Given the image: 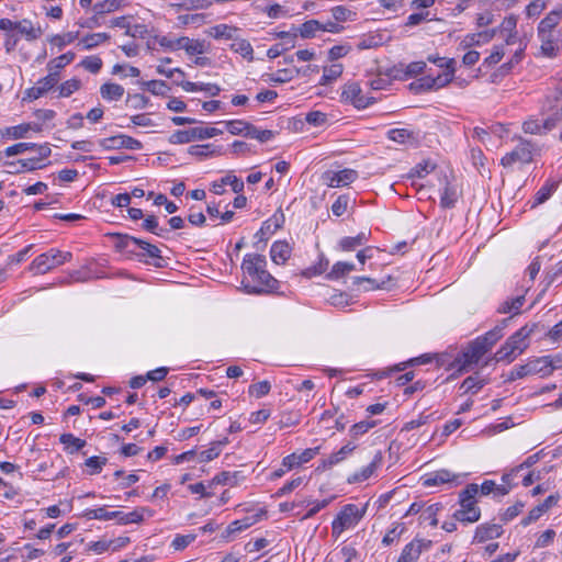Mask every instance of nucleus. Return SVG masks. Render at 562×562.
<instances>
[{
  "mask_svg": "<svg viewBox=\"0 0 562 562\" xmlns=\"http://www.w3.org/2000/svg\"><path fill=\"white\" fill-rule=\"evenodd\" d=\"M266 257L258 254H247L244 257L241 269L255 282V284L244 283V289L248 294H261L273 292L278 289L279 281L267 270Z\"/></svg>",
  "mask_w": 562,
  "mask_h": 562,
  "instance_id": "f257e3e1",
  "label": "nucleus"
},
{
  "mask_svg": "<svg viewBox=\"0 0 562 562\" xmlns=\"http://www.w3.org/2000/svg\"><path fill=\"white\" fill-rule=\"evenodd\" d=\"M536 324L524 326L514 333L506 342L496 351L494 359L496 362H513L528 347V338L533 333Z\"/></svg>",
  "mask_w": 562,
  "mask_h": 562,
  "instance_id": "f03ea898",
  "label": "nucleus"
},
{
  "mask_svg": "<svg viewBox=\"0 0 562 562\" xmlns=\"http://www.w3.org/2000/svg\"><path fill=\"white\" fill-rule=\"evenodd\" d=\"M72 255L69 251H61L52 248L48 251L37 256L31 263L30 270L35 274H44L49 270L64 265L71 259Z\"/></svg>",
  "mask_w": 562,
  "mask_h": 562,
  "instance_id": "7ed1b4c3",
  "label": "nucleus"
},
{
  "mask_svg": "<svg viewBox=\"0 0 562 562\" xmlns=\"http://www.w3.org/2000/svg\"><path fill=\"white\" fill-rule=\"evenodd\" d=\"M367 506L360 509L355 504H348L342 507L337 517L331 522L333 535L337 537L346 529L355 527L364 516Z\"/></svg>",
  "mask_w": 562,
  "mask_h": 562,
  "instance_id": "20e7f679",
  "label": "nucleus"
},
{
  "mask_svg": "<svg viewBox=\"0 0 562 562\" xmlns=\"http://www.w3.org/2000/svg\"><path fill=\"white\" fill-rule=\"evenodd\" d=\"M487 351L486 347L476 338L454 359L451 367H458L459 371H468V369L476 364Z\"/></svg>",
  "mask_w": 562,
  "mask_h": 562,
  "instance_id": "39448f33",
  "label": "nucleus"
},
{
  "mask_svg": "<svg viewBox=\"0 0 562 562\" xmlns=\"http://www.w3.org/2000/svg\"><path fill=\"white\" fill-rule=\"evenodd\" d=\"M223 132L216 127L196 126L183 131H176L170 135L169 142L171 144H188L198 139H207Z\"/></svg>",
  "mask_w": 562,
  "mask_h": 562,
  "instance_id": "423d86ee",
  "label": "nucleus"
},
{
  "mask_svg": "<svg viewBox=\"0 0 562 562\" xmlns=\"http://www.w3.org/2000/svg\"><path fill=\"white\" fill-rule=\"evenodd\" d=\"M562 121V106L557 109L551 115L543 121L530 117L522 123V131L527 134L544 135L557 127Z\"/></svg>",
  "mask_w": 562,
  "mask_h": 562,
  "instance_id": "0eeeda50",
  "label": "nucleus"
},
{
  "mask_svg": "<svg viewBox=\"0 0 562 562\" xmlns=\"http://www.w3.org/2000/svg\"><path fill=\"white\" fill-rule=\"evenodd\" d=\"M532 143L519 137V144L502 158L501 164L504 167H510L515 162L529 164L532 160Z\"/></svg>",
  "mask_w": 562,
  "mask_h": 562,
  "instance_id": "6e6552de",
  "label": "nucleus"
},
{
  "mask_svg": "<svg viewBox=\"0 0 562 562\" xmlns=\"http://www.w3.org/2000/svg\"><path fill=\"white\" fill-rule=\"evenodd\" d=\"M99 145L105 150H114L126 148L130 150H139L143 148V144L132 136L120 134L99 140Z\"/></svg>",
  "mask_w": 562,
  "mask_h": 562,
  "instance_id": "1a4fd4ad",
  "label": "nucleus"
},
{
  "mask_svg": "<svg viewBox=\"0 0 562 562\" xmlns=\"http://www.w3.org/2000/svg\"><path fill=\"white\" fill-rule=\"evenodd\" d=\"M357 178L358 172L349 168L340 171L327 170L322 175L323 182L330 188L348 186L356 181Z\"/></svg>",
  "mask_w": 562,
  "mask_h": 562,
  "instance_id": "9d476101",
  "label": "nucleus"
},
{
  "mask_svg": "<svg viewBox=\"0 0 562 562\" xmlns=\"http://www.w3.org/2000/svg\"><path fill=\"white\" fill-rule=\"evenodd\" d=\"M341 98L353 104L357 109H366L374 102V98H368L362 94V90L357 82L346 83L342 88Z\"/></svg>",
  "mask_w": 562,
  "mask_h": 562,
  "instance_id": "9b49d317",
  "label": "nucleus"
},
{
  "mask_svg": "<svg viewBox=\"0 0 562 562\" xmlns=\"http://www.w3.org/2000/svg\"><path fill=\"white\" fill-rule=\"evenodd\" d=\"M59 80L57 71L49 72L46 77L40 79L36 85L25 90L23 100H36L53 89Z\"/></svg>",
  "mask_w": 562,
  "mask_h": 562,
  "instance_id": "f8f14e48",
  "label": "nucleus"
},
{
  "mask_svg": "<svg viewBox=\"0 0 562 562\" xmlns=\"http://www.w3.org/2000/svg\"><path fill=\"white\" fill-rule=\"evenodd\" d=\"M430 547V540L414 539L404 547L397 562H416L423 551L428 550Z\"/></svg>",
  "mask_w": 562,
  "mask_h": 562,
  "instance_id": "ddd939ff",
  "label": "nucleus"
},
{
  "mask_svg": "<svg viewBox=\"0 0 562 562\" xmlns=\"http://www.w3.org/2000/svg\"><path fill=\"white\" fill-rule=\"evenodd\" d=\"M497 34L496 29L485 30L477 33H471L465 35L460 42L462 49H468L472 46H480L491 42Z\"/></svg>",
  "mask_w": 562,
  "mask_h": 562,
  "instance_id": "4468645a",
  "label": "nucleus"
},
{
  "mask_svg": "<svg viewBox=\"0 0 562 562\" xmlns=\"http://www.w3.org/2000/svg\"><path fill=\"white\" fill-rule=\"evenodd\" d=\"M382 460H383L382 452L381 451L376 452L375 456L373 457L372 461L367 467L361 469L360 471L350 475L347 479V482L349 484H353V483H361V482L367 481L368 479H370L373 475L375 470L382 464Z\"/></svg>",
  "mask_w": 562,
  "mask_h": 562,
  "instance_id": "2eb2a0df",
  "label": "nucleus"
},
{
  "mask_svg": "<svg viewBox=\"0 0 562 562\" xmlns=\"http://www.w3.org/2000/svg\"><path fill=\"white\" fill-rule=\"evenodd\" d=\"M503 535V527L498 524H481L476 527L473 541L483 543L493 540Z\"/></svg>",
  "mask_w": 562,
  "mask_h": 562,
  "instance_id": "dca6fc26",
  "label": "nucleus"
},
{
  "mask_svg": "<svg viewBox=\"0 0 562 562\" xmlns=\"http://www.w3.org/2000/svg\"><path fill=\"white\" fill-rule=\"evenodd\" d=\"M115 514L117 515L115 519L119 520V524L128 525L143 522L145 516L151 517L154 515V510L148 507H138L130 513L115 512Z\"/></svg>",
  "mask_w": 562,
  "mask_h": 562,
  "instance_id": "f3484780",
  "label": "nucleus"
},
{
  "mask_svg": "<svg viewBox=\"0 0 562 562\" xmlns=\"http://www.w3.org/2000/svg\"><path fill=\"white\" fill-rule=\"evenodd\" d=\"M458 476L449 470H438L424 477L423 485L426 487L437 486L453 482Z\"/></svg>",
  "mask_w": 562,
  "mask_h": 562,
  "instance_id": "a211bd4d",
  "label": "nucleus"
},
{
  "mask_svg": "<svg viewBox=\"0 0 562 562\" xmlns=\"http://www.w3.org/2000/svg\"><path fill=\"white\" fill-rule=\"evenodd\" d=\"M136 247L142 250L140 256L153 259L150 263H153L155 267H164V259L157 246L138 238V241H136Z\"/></svg>",
  "mask_w": 562,
  "mask_h": 562,
  "instance_id": "6ab92c4d",
  "label": "nucleus"
},
{
  "mask_svg": "<svg viewBox=\"0 0 562 562\" xmlns=\"http://www.w3.org/2000/svg\"><path fill=\"white\" fill-rule=\"evenodd\" d=\"M479 494V485L475 483L468 484L467 487L459 494V510H468V508H476L475 496Z\"/></svg>",
  "mask_w": 562,
  "mask_h": 562,
  "instance_id": "aec40b11",
  "label": "nucleus"
},
{
  "mask_svg": "<svg viewBox=\"0 0 562 562\" xmlns=\"http://www.w3.org/2000/svg\"><path fill=\"white\" fill-rule=\"evenodd\" d=\"M509 318H504L501 324L496 325L493 329L488 330L483 336L477 337V339L490 350L502 337L503 330L507 326Z\"/></svg>",
  "mask_w": 562,
  "mask_h": 562,
  "instance_id": "412c9836",
  "label": "nucleus"
},
{
  "mask_svg": "<svg viewBox=\"0 0 562 562\" xmlns=\"http://www.w3.org/2000/svg\"><path fill=\"white\" fill-rule=\"evenodd\" d=\"M561 19H562V7L552 10L539 23L538 34L553 33L554 27L560 23Z\"/></svg>",
  "mask_w": 562,
  "mask_h": 562,
  "instance_id": "4be33fe9",
  "label": "nucleus"
},
{
  "mask_svg": "<svg viewBox=\"0 0 562 562\" xmlns=\"http://www.w3.org/2000/svg\"><path fill=\"white\" fill-rule=\"evenodd\" d=\"M431 361H432V357L430 355H428V353H425V355H422L419 357L412 358L408 361H405V362H402L400 364H396L393 368H391L389 371L378 372L376 376L379 379H383V378L389 376V374L391 372L404 371L409 366L426 364V363H429Z\"/></svg>",
  "mask_w": 562,
  "mask_h": 562,
  "instance_id": "5701e85b",
  "label": "nucleus"
},
{
  "mask_svg": "<svg viewBox=\"0 0 562 562\" xmlns=\"http://www.w3.org/2000/svg\"><path fill=\"white\" fill-rule=\"evenodd\" d=\"M291 256V247L286 241H274L270 249L271 260L277 265L284 263Z\"/></svg>",
  "mask_w": 562,
  "mask_h": 562,
  "instance_id": "b1692460",
  "label": "nucleus"
},
{
  "mask_svg": "<svg viewBox=\"0 0 562 562\" xmlns=\"http://www.w3.org/2000/svg\"><path fill=\"white\" fill-rule=\"evenodd\" d=\"M541 41V53L546 57H554L559 50L558 35L554 33L538 34Z\"/></svg>",
  "mask_w": 562,
  "mask_h": 562,
  "instance_id": "393cba45",
  "label": "nucleus"
},
{
  "mask_svg": "<svg viewBox=\"0 0 562 562\" xmlns=\"http://www.w3.org/2000/svg\"><path fill=\"white\" fill-rule=\"evenodd\" d=\"M369 237H370V232H368V233L360 232L356 236L344 237L339 240V248L342 251H352L357 247L364 245L369 240Z\"/></svg>",
  "mask_w": 562,
  "mask_h": 562,
  "instance_id": "a878e982",
  "label": "nucleus"
},
{
  "mask_svg": "<svg viewBox=\"0 0 562 562\" xmlns=\"http://www.w3.org/2000/svg\"><path fill=\"white\" fill-rule=\"evenodd\" d=\"M15 30L24 35L27 41H35L43 34L41 26H34L32 21L27 19L16 22Z\"/></svg>",
  "mask_w": 562,
  "mask_h": 562,
  "instance_id": "bb28decb",
  "label": "nucleus"
},
{
  "mask_svg": "<svg viewBox=\"0 0 562 562\" xmlns=\"http://www.w3.org/2000/svg\"><path fill=\"white\" fill-rule=\"evenodd\" d=\"M529 374L549 375L553 371V366L549 357H542L527 362Z\"/></svg>",
  "mask_w": 562,
  "mask_h": 562,
  "instance_id": "cd10ccee",
  "label": "nucleus"
},
{
  "mask_svg": "<svg viewBox=\"0 0 562 562\" xmlns=\"http://www.w3.org/2000/svg\"><path fill=\"white\" fill-rule=\"evenodd\" d=\"M458 199H459V191H458L457 186L451 184L450 182L446 181V186L440 195L441 207H443V209L454 207Z\"/></svg>",
  "mask_w": 562,
  "mask_h": 562,
  "instance_id": "c85d7f7f",
  "label": "nucleus"
},
{
  "mask_svg": "<svg viewBox=\"0 0 562 562\" xmlns=\"http://www.w3.org/2000/svg\"><path fill=\"white\" fill-rule=\"evenodd\" d=\"M124 88L119 83L106 82L100 87V94L104 100L117 101L124 95Z\"/></svg>",
  "mask_w": 562,
  "mask_h": 562,
  "instance_id": "c756f323",
  "label": "nucleus"
},
{
  "mask_svg": "<svg viewBox=\"0 0 562 562\" xmlns=\"http://www.w3.org/2000/svg\"><path fill=\"white\" fill-rule=\"evenodd\" d=\"M525 303V295H518L513 299L504 301L497 308L501 314H513L517 315L520 313V308Z\"/></svg>",
  "mask_w": 562,
  "mask_h": 562,
  "instance_id": "7c9ffc66",
  "label": "nucleus"
},
{
  "mask_svg": "<svg viewBox=\"0 0 562 562\" xmlns=\"http://www.w3.org/2000/svg\"><path fill=\"white\" fill-rule=\"evenodd\" d=\"M181 87L183 88V90L189 91V92L206 91L212 97H215L221 92V88L214 83H196V82H191V81H183L181 83Z\"/></svg>",
  "mask_w": 562,
  "mask_h": 562,
  "instance_id": "2f4dec72",
  "label": "nucleus"
},
{
  "mask_svg": "<svg viewBox=\"0 0 562 562\" xmlns=\"http://www.w3.org/2000/svg\"><path fill=\"white\" fill-rule=\"evenodd\" d=\"M454 76V59H448L446 63V70L443 74L438 75L437 77H434V86L435 89H439L442 87H446L448 83H450Z\"/></svg>",
  "mask_w": 562,
  "mask_h": 562,
  "instance_id": "473e14b6",
  "label": "nucleus"
},
{
  "mask_svg": "<svg viewBox=\"0 0 562 562\" xmlns=\"http://www.w3.org/2000/svg\"><path fill=\"white\" fill-rule=\"evenodd\" d=\"M231 49L248 60L254 59V49L251 44L244 38H234L231 44Z\"/></svg>",
  "mask_w": 562,
  "mask_h": 562,
  "instance_id": "72a5a7b5",
  "label": "nucleus"
},
{
  "mask_svg": "<svg viewBox=\"0 0 562 562\" xmlns=\"http://www.w3.org/2000/svg\"><path fill=\"white\" fill-rule=\"evenodd\" d=\"M355 270V265L351 262L338 261L331 270L327 273L326 278L329 280H337Z\"/></svg>",
  "mask_w": 562,
  "mask_h": 562,
  "instance_id": "f704fd0d",
  "label": "nucleus"
},
{
  "mask_svg": "<svg viewBox=\"0 0 562 562\" xmlns=\"http://www.w3.org/2000/svg\"><path fill=\"white\" fill-rule=\"evenodd\" d=\"M322 30V22L318 20H308L301 24L300 27L296 29V32L300 34L302 38H313L318 31Z\"/></svg>",
  "mask_w": 562,
  "mask_h": 562,
  "instance_id": "c9c22d12",
  "label": "nucleus"
},
{
  "mask_svg": "<svg viewBox=\"0 0 562 562\" xmlns=\"http://www.w3.org/2000/svg\"><path fill=\"white\" fill-rule=\"evenodd\" d=\"M60 443L65 445V448L70 453L81 450L86 446V440L75 437L72 434H63L59 437Z\"/></svg>",
  "mask_w": 562,
  "mask_h": 562,
  "instance_id": "e433bc0d",
  "label": "nucleus"
},
{
  "mask_svg": "<svg viewBox=\"0 0 562 562\" xmlns=\"http://www.w3.org/2000/svg\"><path fill=\"white\" fill-rule=\"evenodd\" d=\"M75 57H76L75 53L67 52V53L52 59L47 64V69L49 70V72L57 71L59 74V69H63L68 64H70L75 59Z\"/></svg>",
  "mask_w": 562,
  "mask_h": 562,
  "instance_id": "4c0bfd02",
  "label": "nucleus"
},
{
  "mask_svg": "<svg viewBox=\"0 0 562 562\" xmlns=\"http://www.w3.org/2000/svg\"><path fill=\"white\" fill-rule=\"evenodd\" d=\"M257 521H258V516L257 517H245L243 519L234 520L228 525V527L226 529V533H227V536H231L233 533L240 532L243 530L248 529Z\"/></svg>",
  "mask_w": 562,
  "mask_h": 562,
  "instance_id": "58836bf2",
  "label": "nucleus"
},
{
  "mask_svg": "<svg viewBox=\"0 0 562 562\" xmlns=\"http://www.w3.org/2000/svg\"><path fill=\"white\" fill-rule=\"evenodd\" d=\"M109 40L110 35L108 33H92L83 36L80 44H82L85 49L89 50Z\"/></svg>",
  "mask_w": 562,
  "mask_h": 562,
  "instance_id": "ea45409f",
  "label": "nucleus"
},
{
  "mask_svg": "<svg viewBox=\"0 0 562 562\" xmlns=\"http://www.w3.org/2000/svg\"><path fill=\"white\" fill-rule=\"evenodd\" d=\"M342 74V65L334 64L329 67H325L319 83L323 86L329 85L339 78Z\"/></svg>",
  "mask_w": 562,
  "mask_h": 562,
  "instance_id": "a19ab883",
  "label": "nucleus"
},
{
  "mask_svg": "<svg viewBox=\"0 0 562 562\" xmlns=\"http://www.w3.org/2000/svg\"><path fill=\"white\" fill-rule=\"evenodd\" d=\"M481 517V510L476 508H468V510H456L453 518L460 522H476Z\"/></svg>",
  "mask_w": 562,
  "mask_h": 562,
  "instance_id": "79ce46f5",
  "label": "nucleus"
},
{
  "mask_svg": "<svg viewBox=\"0 0 562 562\" xmlns=\"http://www.w3.org/2000/svg\"><path fill=\"white\" fill-rule=\"evenodd\" d=\"M237 32V27L227 25V24H218L211 29L210 35L214 38H226L234 40V34Z\"/></svg>",
  "mask_w": 562,
  "mask_h": 562,
  "instance_id": "37998d69",
  "label": "nucleus"
},
{
  "mask_svg": "<svg viewBox=\"0 0 562 562\" xmlns=\"http://www.w3.org/2000/svg\"><path fill=\"white\" fill-rule=\"evenodd\" d=\"M248 128L249 130H248V133H246V137L255 138L261 143L269 142L276 135V133L271 130H259L258 127H256L252 124H250V126H248Z\"/></svg>",
  "mask_w": 562,
  "mask_h": 562,
  "instance_id": "c03bdc74",
  "label": "nucleus"
},
{
  "mask_svg": "<svg viewBox=\"0 0 562 562\" xmlns=\"http://www.w3.org/2000/svg\"><path fill=\"white\" fill-rule=\"evenodd\" d=\"M333 18L338 23H342L346 21H353L356 19V12L346 8L345 5H336L330 10Z\"/></svg>",
  "mask_w": 562,
  "mask_h": 562,
  "instance_id": "a18cd8bd",
  "label": "nucleus"
},
{
  "mask_svg": "<svg viewBox=\"0 0 562 562\" xmlns=\"http://www.w3.org/2000/svg\"><path fill=\"white\" fill-rule=\"evenodd\" d=\"M142 227L145 231L150 232L160 237L165 236V234L169 232L167 228L159 227L157 217L155 215H147L142 224Z\"/></svg>",
  "mask_w": 562,
  "mask_h": 562,
  "instance_id": "49530a36",
  "label": "nucleus"
},
{
  "mask_svg": "<svg viewBox=\"0 0 562 562\" xmlns=\"http://www.w3.org/2000/svg\"><path fill=\"white\" fill-rule=\"evenodd\" d=\"M121 7L120 0H104L101 2H97L93 5V11L97 15H103L105 13H111L119 10Z\"/></svg>",
  "mask_w": 562,
  "mask_h": 562,
  "instance_id": "de8ad7c7",
  "label": "nucleus"
},
{
  "mask_svg": "<svg viewBox=\"0 0 562 562\" xmlns=\"http://www.w3.org/2000/svg\"><path fill=\"white\" fill-rule=\"evenodd\" d=\"M409 89L415 93H419L422 91L435 90L434 86V77L425 76L419 78L418 80L412 82L409 85Z\"/></svg>",
  "mask_w": 562,
  "mask_h": 562,
  "instance_id": "09e8293b",
  "label": "nucleus"
},
{
  "mask_svg": "<svg viewBox=\"0 0 562 562\" xmlns=\"http://www.w3.org/2000/svg\"><path fill=\"white\" fill-rule=\"evenodd\" d=\"M555 189H557V183H554V182L547 183L542 188H540L535 195V202L532 204V207L546 202L551 196V194L555 191Z\"/></svg>",
  "mask_w": 562,
  "mask_h": 562,
  "instance_id": "8fccbe9b",
  "label": "nucleus"
},
{
  "mask_svg": "<svg viewBox=\"0 0 562 562\" xmlns=\"http://www.w3.org/2000/svg\"><path fill=\"white\" fill-rule=\"evenodd\" d=\"M116 516L115 512H108L105 507L88 509L85 513V517L88 519L111 520L115 519Z\"/></svg>",
  "mask_w": 562,
  "mask_h": 562,
  "instance_id": "3c124183",
  "label": "nucleus"
},
{
  "mask_svg": "<svg viewBox=\"0 0 562 562\" xmlns=\"http://www.w3.org/2000/svg\"><path fill=\"white\" fill-rule=\"evenodd\" d=\"M248 126L250 123L243 120H232L226 122L227 131L233 135H244L246 137V133H248Z\"/></svg>",
  "mask_w": 562,
  "mask_h": 562,
  "instance_id": "603ef678",
  "label": "nucleus"
},
{
  "mask_svg": "<svg viewBox=\"0 0 562 562\" xmlns=\"http://www.w3.org/2000/svg\"><path fill=\"white\" fill-rule=\"evenodd\" d=\"M516 475L509 471V472H505L503 475H502V482L503 484L501 485H497L496 484V488L494 490V493L499 495V496H505L509 493V491L512 490V487L514 486L513 484V479L515 477Z\"/></svg>",
  "mask_w": 562,
  "mask_h": 562,
  "instance_id": "864d4df0",
  "label": "nucleus"
},
{
  "mask_svg": "<svg viewBox=\"0 0 562 562\" xmlns=\"http://www.w3.org/2000/svg\"><path fill=\"white\" fill-rule=\"evenodd\" d=\"M293 70L291 69H279L274 74L267 75L268 81L271 83H284L289 82L294 78Z\"/></svg>",
  "mask_w": 562,
  "mask_h": 562,
  "instance_id": "5fc2aeb1",
  "label": "nucleus"
},
{
  "mask_svg": "<svg viewBox=\"0 0 562 562\" xmlns=\"http://www.w3.org/2000/svg\"><path fill=\"white\" fill-rule=\"evenodd\" d=\"M78 32H68L63 35L56 34L49 37V42L53 45H56L59 49H61L67 44L72 43L78 37Z\"/></svg>",
  "mask_w": 562,
  "mask_h": 562,
  "instance_id": "6e6d98bb",
  "label": "nucleus"
},
{
  "mask_svg": "<svg viewBox=\"0 0 562 562\" xmlns=\"http://www.w3.org/2000/svg\"><path fill=\"white\" fill-rule=\"evenodd\" d=\"M389 138L393 142L405 144L414 139L413 133L406 128H394L389 132Z\"/></svg>",
  "mask_w": 562,
  "mask_h": 562,
  "instance_id": "4d7b16f0",
  "label": "nucleus"
},
{
  "mask_svg": "<svg viewBox=\"0 0 562 562\" xmlns=\"http://www.w3.org/2000/svg\"><path fill=\"white\" fill-rule=\"evenodd\" d=\"M81 87V81L77 78L69 79L63 82L59 87V97L67 98L71 95L74 92L79 90Z\"/></svg>",
  "mask_w": 562,
  "mask_h": 562,
  "instance_id": "13d9d810",
  "label": "nucleus"
},
{
  "mask_svg": "<svg viewBox=\"0 0 562 562\" xmlns=\"http://www.w3.org/2000/svg\"><path fill=\"white\" fill-rule=\"evenodd\" d=\"M504 55H505V45L494 46L490 56H487L484 59L483 65H485L487 67H493L502 60Z\"/></svg>",
  "mask_w": 562,
  "mask_h": 562,
  "instance_id": "bf43d9fd",
  "label": "nucleus"
},
{
  "mask_svg": "<svg viewBox=\"0 0 562 562\" xmlns=\"http://www.w3.org/2000/svg\"><path fill=\"white\" fill-rule=\"evenodd\" d=\"M102 59L98 56H88L80 63V66L92 74H98L102 68Z\"/></svg>",
  "mask_w": 562,
  "mask_h": 562,
  "instance_id": "052dcab7",
  "label": "nucleus"
},
{
  "mask_svg": "<svg viewBox=\"0 0 562 562\" xmlns=\"http://www.w3.org/2000/svg\"><path fill=\"white\" fill-rule=\"evenodd\" d=\"M142 85L155 95H164L168 90L167 83L162 80H150Z\"/></svg>",
  "mask_w": 562,
  "mask_h": 562,
  "instance_id": "680f3d73",
  "label": "nucleus"
},
{
  "mask_svg": "<svg viewBox=\"0 0 562 562\" xmlns=\"http://www.w3.org/2000/svg\"><path fill=\"white\" fill-rule=\"evenodd\" d=\"M196 536L194 533L190 535H177L171 542V547L176 551H180L186 549L190 543L195 540Z\"/></svg>",
  "mask_w": 562,
  "mask_h": 562,
  "instance_id": "e2e57ef3",
  "label": "nucleus"
},
{
  "mask_svg": "<svg viewBox=\"0 0 562 562\" xmlns=\"http://www.w3.org/2000/svg\"><path fill=\"white\" fill-rule=\"evenodd\" d=\"M106 458L103 457H90L86 460L85 464L89 468V474H98L101 472L102 467L106 463Z\"/></svg>",
  "mask_w": 562,
  "mask_h": 562,
  "instance_id": "0e129e2a",
  "label": "nucleus"
},
{
  "mask_svg": "<svg viewBox=\"0 0 562 562\" xmlns=\"http://www.w3.org/2000/svg\"><path fill=\"white\" fill-rule=\"evenodd\" d=\"M209 44L205 41L201 40H191V43L188 45L186 53L188 55H202L209 52Z\"/></svg>",
  "mask_w": 562,
  "mask_h": 562,
  "instance_id": "69168bd1",
  "label": "nucleus"
},
{
  "mask_svg": "<svg viewBox=\"0 0 562 562\" xmlns=\"http://www.w3.org/2000/svg\"><path fill=\"white\" fill-rule=\"evenodd\" d=\"M271 385L268 381H261L249 386V394L260 398L270 392Z\"/></svg>",
  "mask_w": 562,
  "mask_h": 562,
  "instance_id": "338daca9",
  "label": "nucleus"
},
{
  "mask_svg": "<svg viewBox=\"0 0 562 562\" xmlns=\"http://www.w3.org/2000/svg\"><path fill=\"white\" fill-rule=\"evenodd\" d=\"M484 385V380H479L476 376H468L463 380L461 384V389H464V392L476 393Z\"/></svg>",
  "mask_w": 562,
  "mask_h": 562,
  "instance_id": "774afa93",
  "label": "nucleus"
}]
</instances>
